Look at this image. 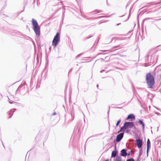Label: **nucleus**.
Wrapping results in <instances>:
<instances>
[{
  "label": "nucleus",
  "mask_w": 161,
  "mask_h": 161,
  "mask_svg": "<svg viewBox=\"0 0 161 161\" xmlns=\"http://www.w3.org/2000/svg\"><path fill=\"white\" fill-rule=\"evenodd\" d=\"M119 108H121L119 107Z\"/></svg>",
  "instance_id": "09e8293b"
},
{
  "label": "nucleus",
  "mask_w": 161,
  "mask_h": 161,
  "mask_svg": "<svg viewBox=\"0 0 161 161\" xmlns=\"http://www.w3.org/2000/svg\"><path fill=\"white\" fill-rule=\"evenodd\" d=\"M146 80L147 83L149 88H152L154 84V78L150 73L146 75Z\"/></svg>",
  "instance_id": "f257e3e1"
},
{
  "label": "nucleus",
  "mask_w": 161,
  "mask_h": 161,
  "mask_svg": "<svg viewBox=\"0 0 161 161\" xmlns=\"http://www.w3.org/2000/svg\"><path fill=\"white\" fill-rule=\"evenodd\" d=\"M136 145L139 148H140L142 147V140L140 139H138L136 140Z\"/></svg>",
  "instance_id": "0eeeda50"
},
{
  "label": "nucleus",
  "mask_w": 161,
  "mask_h": 161,
  "mask_svg": "<svg viewBox=\"0 0 161 161\" xmlns=\"http://www.w3.org/2000/svg\"><path fill=\"white\" fill-rule=\"evenodd\" d=\"M51 49V47L49 48V49Z\"/></svg>",
  "instance_id": "49530a36"
},
{
  "label": "nucleus",
  "mask_w": 161,
  "mask_h": 161,
  "mask_svg": "<svg viewBox=\"0 0 161 161\" xmlns=\"http://www.w3.org/2000/svg\"><path fill=\"white\" fill-rule=\"evenodd\" d=\"M103 71H104V70H101V71H100V72H101V73H102V72H103Z\"/></svg>",
  "instance_id": "c756f323"
},
{
  "label": "nucleus",
  "mask_w": 161,
  "mask_h": 161,
  "mask_svg": "<svg viewBox=\"0 0 161 161\" xmlns=\"http://www.w3.org/2000/svg\"><path fill=\"white\" fill-rule=\"evenodd\" d=\"M16 110V109H12L8 112V114L11 115V116L9 117V118H11L14 112Z\"/></svg>",
  "instance_id": "f8f14e48"
},
{
  "label": "nucleus",
  "mask_w": 161,
  "mask_h": 161,
  "mask_svg": "<svg viewBox=\"0 0 161 161\" xmlns=\"http://www.w3.org/2000/svg\"><path fill=\"white\" fill-rule=\"evenodd\" d=\"M124 125L126 129L129 128L130 129L132 128L134 126V124L132 122H125L124 124Z\"/></svg>",
  "instance_id": "39448f33"
},
{
  "label": "nucleus",
  "mask_w": 161,
  "mask_h": 161,
  "mask_svg": "<svg viewBox=\"0 0 161 161\" xmlns=\"http://www.w3.org/2000/svg\"><path fill=\"white\" fill-rule=\"evenodd\" d=\"M105 161H108V160H105Z\"/></svg>",
  "instance_id": "c03bdc74"
},
{
  "label": "nucleus",
  "mask_w": 161,
  "mask_h": 161,
  "mask_svg": "<svg viewBox=\"0 0 161 161\" xmlns=\"http://www.w3.org/2000/svg\"><path fill=\"white\" fill-rule=\"evenodd\" d=\"M130 119V120L132 121L135 119V115L133 114H129L126 119V120Z\"/></svg>",
  "instance_id": "1a4fd4ad"
},
{
  "label": "nucleus",
  "mask_w": 161,
  "mask_h": 161,
  "mask_svg": "<svg viewBox=\"0 0 161 161\" xmlns=\"http://www.w3.org/2000/svg\"><path fill=\"white\" fill-rule=\"evenodd\" d=\"M14 33H19V32L17 31H15V32H14L13 34H12L13 35H15V34H14Z\"/></svg>",
  "instance_id": "5701e85b"
},
{
  "label": "nucleus",
  "mask_w": 161,
  "mask_h": 161,
  "mask_svg": "<svg viewBox=\"0 0 161 161\" xmlns=\"http://www.w3.org/2000/svg\"><path fill=\"white\" fill-rule=\"evenodd\" d=\"M120 24V23L118 24H117V25L118 26Z\"/></svg>",
  "instance_id": "4c0bfd02"
},
{
  "label": "nucleus",
  "mask_w": 161,
  "mask_h": 161,
  "mask_svg": "<svg viewBox=\"0 0 161 161\" xmlns=\"http://www.w3.org/2000/svg\"><path fill=\"white\" fill-rule=\"evenodd\" d=\"M126 128L125 127V126L124 125L120 129V130L118 131V133H119L123 131V132H124V131L125 130H126Z\"/></svg>",
  "instance_id": "2eb2a0df"
},
{
  "label": "nucleus",
  "mask_w": 161,
  "mask_h": 161,
  "mask_svg": "<svg viewBox=\"0 0 161 161\" xmlns=\"http://www.w3.org/2000/svg\"><path fill=\"white\" fill-rule=\"evenodd\" d=\"M102 54V53H99L97 55H100V54Z\"/></svg>",
  "instance_id": "e433bc0d"
},
{
  "label": "nucleus",
  "mask_w": 161,
  "mask_h": 161,
  "mask_svg": "<svg viewBox=\"0 0 161 161\" xmlns=\"http://www.w3.org/2000/svg\"><path fill=\"white\" fill-rule=\"evenodd\" d=\"M71 116V119H70L69 120V121L71 122L74 119V113L73 111H71L70 112Z\"/></svg>",
  "instance_id": "ddd939ff"
},
{
  "label": "nucleus",
  "mask_w": 161,
  "mask_h": 161,
  "mask_svg": "<svg viewBox=\"0 0 161 161\" xmlns=\"http://www.w3.org/2000/svg\"><path fill=\"white\" fill-rule=\"evenodd\" d=\"M106 16H99V18H101V17H105Z\"/></svg>",
  "instance_id": "c85d7f7f"
},
{
  "label": "nucleus",
  "mask_w": 161,
  "mask_h": 161,
  "mask_svg": "<svg viewBox=\"0 0 161 161\" xmlns=\"http://www.w3.org/2000/svg\"><path fill=\"white\" fill-rule=\"evenodd\" d=\"M56 114V113L55 112H53V115H55Z\"/></svg>",
  "instance_id": "a878e982"
},
{
  "label": "nucleus",
  "mask_w": 161,
  "mask_h": 161,
  "mask_svg": "<svg viewBox=\"0 0 161 161\" xmlns=\"http://www.w3.org/2000/svg\"><path fill=\"white\" fill-rule=\"evenodd\" d=\"M72 70V68H71L69 71V73L70 72H71Z\"/></svg>",
  "instance_id": "bb28decb"
},
{
  "label": "nucleus",
  "mask_w": 161,
  "mask_h": 161,
  "mask_svg": "<svg viewBox=\"0 0 161 161\" xmlns=\"http://www.w3.org/2000/svg\"><path fill=\"white\" fill-rule=\"evenodd\" d=\"M9 103L11 104L13 103H17L15 102L14 101H9Z\"/></svg>",
  "instance_id": "4be33fe9"
},
{
  "label": "nucleus",
  "mask_w": 161,
  "mask_h": 161,
  "mask_svg": "<svg viewBox=\"0 0 161 161\" xmlns=\"http://www.w3.org/2000/svg\"><path fill=\"white\" fill-rule=\"evenodd\" d=\"M126 150L127 149H123L121 150L120 154L121 156L125 157L127 156Z\"/></svg>",
  "instance_id": "9d476101"
},
{
  "label": "nucleus",
  "mask_w": 161,
  "mask_h": 161,
  "mask_svg": "<svg viewBox=\"0 0 161 161\" xmlns=\"http://www.w3.org/2000/svg\"><path fill=\"white\" fill-rule=\"evenodd\" d=\"M151 12H152V11H150V12H148L147 13V14H148V13H151Z\"/></svg>",
  "instance_id": "ea45409f"
},
{
  "label": "nucleus",
  "mask_w": 161,
  "mask_h": 161,
  "mask_svg": "<svg viewBox=\"0 0 161 161\" xmlns=\"http://www.w3.org/2000/svg\"><path fill=\"white\" fill-rule=\"evenodd\" d=\"M159 161H160V159H159Z\"/></svg>",
  "instance_id": "a18cd8bd"
},
{
  "label": "nucleus",
  "mask_w": 161,
  "mask_h": 161,
  "mask_svg": "<svg viewBox=\"0 0 161 161\" xmlns=\"http://www.w3.org/2000/svg\"><path fill=\"white\" fill-rule=\"evenodd\" d=\"M142 150H141L140 151V153H139V157L138 158H139L142 155Z\"/></svg>",
  "instance_id": "412c9836"
},
{
  "label": "nucleus",
  "mask_w": 161,
  "mask_h": 161,
  "mask_svg": "<svg viewBox=\"0 0 161 161\" xmlns=\"http://www.w3.org/2000/svg\"><path fill=\"white\" fill-rule=\"evenodd\" d=\"M60 33L57 32L55 36H54L52 41V46L55 47L58 44L60 41Z\"/></svg>",
  "instance_id": "20e7f679"
},
{
  "label": "nucleus",
  "mask_w": 161,
  "mask_h": 161,
  "mask_svg": "<svg viewBox=\"0 0 161 161\" xmlns=\"http://www.w3.org/2000/svg\"><path fill=\"white\" fill-rule=\"evenodd\" d=\"M107 51V50H105V51H103L105 52V51Z\"/></svg>",
  "instance_id": "37998d69"
},
{
  "label": "nucleus",
  "mask_w": 161,
  "mask_h": 161,
  "mask_svg": "<svg viewBox=\"0 0 161 161\" xmlns=\"http://www.w3.org/2000/svg\"><path fill=\"white\" fill-rule=\"evenodd\" d=\"M130 153H127V155L128 156H130Z\"/></svg>",
  "instance_id": "cd10ccee"
},
{
  "label": "nucleus",
  "mask_w": 161,
  "mask_h": 161,
  "mask_svg": "<svg viewBox=\"0 0 161 161\" xmlns=\"http://www.w3.org/2000/svg\"><path fill=\"white\" fill-rule=\"evenodd\" d=\"M121 121V119H119L117 122L116 124V126L117 127L119 125V123Z\"/></svg>",
  "instance_id": "a211bd4d"
},
{
  "label": "nucleus",
  "mask_w": 161,
  "mask_h": 161,
  "mask_svg": "<svg viewBox=\"0 0 161 161\" xmlns=\"http://www.w3.org/2000/svg\"><path fill=\"white\" fill-rule=\"evenodd\" d=\"M92 36H89V37H87V39H88V38H90V37H92Z\"/></svg>",
  "instance_id": "7c9ffc66"
},
{
  "label": "nucleus",
  "mask_w": 161,
  "mask_h": 161,
  "mask_svg": "<svg viewBox=\"0 0 161 161\" xmlns=\"http://www.w3.org/2000/svg\"><path fill=\"white\" fill-rule=\"evenodd\" d=\"M126 161H135V160L133 158H130L127 159L126 160Z\"/></svg>",
  "instance_id": "6ab92c4d"
},
{
  "label": "nucleus",
  "mask_w": 161,
  "mask_h": 161,
  "mask_svg": "<svg viewBox=\"0 0 161 161\" xmlns=\"http://www.w3.org/2000/svg\"><path fill=\"white\" fill-rule=\"evenodd\" d=\"M137 161H140V160H139V158H138Z\"/></svg>",
  "instance_id": "58836bf2"
},
{
  "label": "nucleus",
  "mask_w": 161,
  "mask_h": 161,
  "mask_svg": "<svg viewBox=\"0 0 161 161\" xmlns=\"http://www.w3.org/2000/svg\"><path fill=\"white\" fill-rule=\"evenodd\" d=\"M23 86V84H22V83L19 86V87H18V89L21 87Z\"/></svg>",
  "instance_id": "393cba45"
},
{
  "label": "nucleus",
  "mask_w": 161,
  "mask_h": 161,
  "mask_svg": "<svg viewBox=\"0 0 161 161\" xmlns=\"http://www.w3.org/2000/svg\"><path fill=\"white\" fill-rule=\"evenodd\" d=\"M83 54V53H80V54H78V55H77L76 57V58H78V57L80 56H81Z\"/></svg>",
  "instance_id": "aec40b11"
},
{
  "label": "nucleus",
  "mask_w": 161,
  "mask_h": 161,
  "mask_svg": "<svg viewBox=\"0 0 161 161\" xmlns=\"http://www.w3.org/2000/svg\"><path fill=\"white\" fill-rule=\"evenodd\" d=\"M158 144L160 143V144L161 145V141L158 142Z\"/></svg>",
  "instance_id": "f704fd0d"
},
{
  "label": "nucleus",
  "mask_w": 161,
  "mask_h": 161,
  "mask_svg": "<svg viewBox=\"0 0 161 161\" xmlns=\"http://www.w3.org/2000/svg\"><path fill=\"white\" fill-rule=\"evenodd\" d=\"M63 14H64L63 12Z\"/></svg>",
  "instance_id": "de8ad7c7"
},
{
  "label": "nucleus",
  "mask_w": 161,
  "mask_h": 161,
  "mask_svg": "<svg viewBox=\"0 0 161 161\" xmlns=\"http://www.w3.org/2000/svg\"><path fill=\"white\" fill-rule=\"evenodd\" d=\"M103 12V11L102 10H98L96 9V10H94V11H93L92 12V13H95V12L96 13H101V12Z\"/></svg>",
  "instance_id": "f3484780"
},
{
  "label": "nucleus",
  "mask_w": 161,
  "mask_h": 161,
  "mask_svg": "<svg viewBox=\"0 0 161 161\" xmlns=\"http://www.w3.org/2000/svg\"><path fill=\"white\" fill-rule=\"evenodd\" d=\"M118 47V46H114L113 48H116V47Z\"/></svg>",
  "instance_id": "2f4dec72"
},
{
  "label": "nucleus",
  "mask_w": 161,
  "mask_h": 161,
  "mask_svg": "<svg viewBox=\"0 0 161 161\" xmlns=\"http://www.w3.org/2000/svg\"><path fill=\"white\" fill-rule=\"evenodd\" d=\"M124 15H123L122 16H120V17H121L123 16Z\"/></svg>",
  "instance_id": "79ce46f5"
},
{
  "label": "nucleus",
  "mask_w": 161,
  "mask_h": 161,
  "mask_svg": "<svg viewBox=\"0 0 161 161\" xmlns=\"http://www.w3.org/2000/svg\"><path fill=\"white\" fill-rule=\"evenodd\" d=\"M129 130H126V133H127V132H129Z\"/></svg>",
  "instance_id": "c9c22d12"
},
{
  "label": "nucleus",
  "mask_w": 161,
  "mask_h": 161,
  "mask_svg": "<svg viewBox=\"0 0 161 161\" xmlns=\"http://www.w3.org/2000/svg\"><path fill=\"white\" fill-rule=\"evenodd\" d=\"M121 157L120 156H117L116 158V161H121Z\"/></svg>",
  "instance_id": "dca6fc26"
},
{
  "label": "nucleus",
  "mask_w": 161,
  "mask_h": 161,
  "mask_svg": "<svg viewBox=\"0 0 161 161\" xmlns=\"http://www.w3.org/2000/svg\"><path fill=\"white\" fill-rule=\"evenodd\" d=\"M97 88H98V85H97Z\"/></svg>",
  "instance_id": "a19ab883"
},
{
  "label": "nucleus",
  "mask_w": 161,
  "mask_h": 161,
  "mask_svg": "<svg viewBox=\"0 0 161 161\" xmlns=\"http://www.w3.org/2000/svg\"><path fill=\"white\" fill-rule=\"evenodd\" d=\"M25 82H24L23 83H22L23 85H25Z\"/></svg>",
  "instance_id": "72a5a7b5"
},
{
  "label": "nucleus",
  "mask_w": 161,
  "mask_h": 161,
  "mask_svg": "<svg viewBox=\"0 0 161 161\" xmlns=\"http://www.w3.org/2000/svg\"><path fill=\"white\" fill-rule=\"evenodd\" d=\"M151 148V143L150 142L149 139H147V156H148V153L149 150Z\"/></svg>",
  "instance_id": "6e6552de"
},
{
  "label": "nucleus",
  "mask_w": 161,
  "mask_h": 161,
  "mask_svg": "<svg viewBox=\"0 0 161 161\" xmlns=\"http://www.w3.org/2000/svg\"><path fill=\"white\" fill-rule=\"evenodd\" d=\"M151 18H145L144 19H143V20L144 21V20H147V19H151Z\"/></svg>",
  "instance_id": "b1692460"
},
{
  "label": "nucleus",
  "mask_w": 161,
  "mask_h": 161,
  "mask_svg": "<svg viewBox=\"0 0 161 161\" xmlns=\"http://www.w3.org/2000/svg\"><path fill=\"white\" fill-rule=\"evenodd\" d=\"M138 123L142 126L143 130H144L145 125L144 123L143 122L142 120H140L138 121Z\"/></svg>",
  "instance_id": "4468645a"
},
{
  "label": "nucleus",
  "mask_w": 161,
  "mask_h": 161,
  "mask_svg": "<svg viewBox=\"0 0 161 161\" xmlns=\"http://www.w3.org/2000/svg\"><path fill=\"white\" fill-rule=\"evenodd\" d=\"M155 61L152 55H148L145 58V66H147L151 65L154 63Z\"/></svg>",
  "instance_id": "7ed1b4c3"
},
{
  "label": "nucleus",
  "mask_w": 161,
  "mask_h": 161,
  "mask_svg": "<svg viewBox=\"0 0 161 161\" xmlns=\"http://www.w3.org/2000/svg\"><path fill=\"white\" fill-rule=\"evenodd\" d=\"M118 153L117 151H113L112 152L111 158H114L116 156V155Z\"/></svg>",
  "instance_id": "9b49d317"
},
{
  "label": "nucleus",
  "mask_w": 161,
  "mask_h": 161,
  "mask_svg": "<svg viewBox=\"0 0 161 161\" xmlns=\"http://www.w3.org/2000/svg\"><path fill=\"white\" fill-rule=\"evenodd\" d=\"M124 135V133L122 132L119 133L118 135L117 136L116 138V141L117 142H119L120 141V140L122 139L123 138Z\"/></svg>",
  "instance_id": "423d86ee"
},
{
  "label": "nucleus",
  "mask_w": 161,
  "mask_h": 161,
  "mask_svg": "<svg viewBox=\"0 0 161 161\" xmlns=\"http://www.w3.org/2000/svg\"><path fill=\"white\" fill-rule=\"evenodd\" d=\"M31 21L33 26V29L36 36L39 37L40 35V28L36 19H32Z\"/></svg>",
  "instance_id": "f03ea898"
},
{
  "label": "nucleus",
  "mask_w": 161,
  "mask_h": 161,
  "mask_svg": "<svg viewBox=\"0 0 161 161\" xmlns=\"http://www.w3.org/2000/svg\"><path fill=\"white\" fill-rule=\"evenodd\" d=\"M137 100H138V101L139 102V103L141 104V103L140 101V100H139L138 99H137Z\"/></svg>",
  "instance_id": "473e14b6"
}]
</instances>
